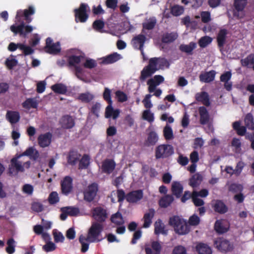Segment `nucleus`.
<instances>
[{
  "label": "nucleus",
  "mask_w": 254,
  "mask_h": 254,
  "mask_svg": "<svg viewBox=\"0 0 254 254\" xmlns=\"http://www.w3.org/2000/svg\"><path fill=\"white\" fill-rule=\"evenodd\" d=\"M227 34V30L225 29H221L219 31L217 37V44L219 48H222L224 46L226 41Z\"/></svg>",
  "instance_id": "obj_36"
},
{
  "label": "nucleus",
  "mask_w": 254,
  "mask_h": 254,
  "mask_svg": "<svg viewBox=\"0 0 254 254\" xmlns=\"http://www.w3.org/2000/svg\"><path fill=\"white\" fill-rule=\"evenodd\" d=\"M92 215L93 218L99 223L105 221L107 218L106 210L101 207H96L93 208Z\"/></svg>",
  "instance_id": "obj_12"
},
{
  "label": "nucleus",
  "mask_w": 254,
  "mask_h": 254,
  "mask_svg": "<svg viewBox=\"0 0 254 254\" xmlns=\"http://www.w3.org/2000/svg\"><path fill=\"white\" fill-rule=\"evenodd\" d=\"M233 128L237 134L240 136L244 135L247 132V127L241 126V123L239 121H236L233 123Z\"/></svg>",
  "instance_id": "obj_39"
},
{
  "label": "nucleus",
  "mask_w": 254,
  "mask_h": 254,
  "mask_svg": "<svg viewBox=\"0 0 254 254\" xmlns=\"http://www.w3.org/2000/svg\"><path fill=\"white\" fill-rule=\"evenodd\" d=\"M155 213V211L153 208H150L148 211L146 212L143 216V225L144 228H148L152 223V219L153 218Z\"/></svg>",
  "instance_id": "obj_20"
},
{
  "label": "nucleus",
  "mask_w": 254,
  "mask_h": 254,
  "mask_svg": "<svg viewBox=\"0 0 254 254\" xmlns=\"http://www.w3.org/2000/svg\"><path fill=\"white\" fill-rule=\"evenodd\" d=\"M142 118L149 123H152L154 120V114L150 110H145L143 112Z\"/></svg>",
  "instance_id": "obj_55"
},
{
  "label": "nucleus",
  "mask_w": 254,
  "mask_h": 254,
  "mask_svg": "<svg viewBox=\"0 0 254 254\" xmlns=\"http://www.w3.org/2000/svg\"><path fill=\"white\" fill-rule=\"evenodd\" d=\"M6 244L7 246L5 248V251L8 254H12L15 252V241L12 238L7 240Z\"/></svg>",
  "instance_id": "obj_49"
},
{
  "label": "nucleus",
  "mask_w": 254,
  "mask_h": 254,
  "mask_svg": "<svg viewBox=\"0 0 254 254\" xmlns=\"http://www.w3.org/2000/svg\"><path fill=\"white\" fill-rule=\"evenodd\" d=\"M154 65H155V62L153 60H149L148 64L145 66L141 71L139 79L141 81H143L147 78L151 76L153 74L158 70V68L155 67Z\"/></svg>",
  "instance_id": "obj_9"
},
{
  "label": "nucleus",
  "mask_w": 254,
  "mask_h": 254,
  "mask_svg": "<svg viewBox=\"0 0 254 254\" xmlns=\"http://www.w3.org/2000/svg\"><path fill=\"white\" fill-rule=\"evenodd\" d=\"M90 10V7L87 4L81 3L78 8H75L74 10L75 21L76 23L85 22L89 17L87 12Z\"/></svg>",
  "instance_id": "obj_2"
},
{
  "label": "nucleus",
  "mask_w": 254,
  "mask_h": 254,
  "mask_svg": "<svg viewBox=\"0 0 254 254\" xmlns=\"http://www.w3.org/2000/svg\"><path fill=\"white\" fill-rule=\"evenodd\" d=\"M174 153L173 147L170 144H160L155 148V156L156 159L167 158Z\"/></svg>",
  "instance_id": "obj_4"
},
{
  "label": "nucleus",
  "mask_w": 254,
  "mask_h": 254,
  "mask_svg": "<svg viewBox=\"0 0 254 254\" xmlns=\"http://www.w3.org/2000/svg\"><path fill=\"white\" fill-rule=\"evenodd\" d=\"M64 209L66 211L65 212L68 215L71 216H77L80 212L78 208L73 206L64 207Z\"/></svg>",
  "instance_id": "obj_54"
},
{
  "label": "nucleus",
  "mask_w": 254,
  "mask_h": 254,
  "mask_svg": "<svg viewBox=\"0 0 254 254\" xmlns=\"http://www.w3.org/2000/svg\"><path fill=\"white\" fill-rule=\"evenodd\" d=\"M156 23L157 20L155 17H150L147 22L142 23V32L145 33L144 30H151L153 29Z\"/></svg>",
  "instance_id": "obj_37"
},
{
  "label": "nucleus",
  "mask_w": 254,
  "mask_h": 254,
  "mask_svg": "<svg viewBox=\"0 0 254 254\" xmlns=\"http://www.w3.org/2000/svg\"><path fill=\"white\" fill-rule=\"evenodd\" d=\"M216 74V72L214 70H211L204 73H201L199 75V80L200 81L209 83L214 80Z\"/></svg>",
  "instance_id": "obj_26"
},
{
  "label": "nucleus",
  "mask_w": 254,
  "mask_h": 254,
  "mask_svg": "<svg viewBox=\"0 0 254 254\" xmlns=\"http://www.w3.org/2000/svg\"><path fill=\"white\" fill-rule=\"evenodd\" d=\"M60 124L64 128L70 129L74 126L75 121L71 116L66 115L62 117Z\"/></svg>",
  "instance_id": "obj_17"
},
{
  "label": "nucleus",
  "mask_w": 254,
  "mask_h": 254,
  "mask_svg": "<svg viewBox=\"0 0 254 254\" xmlns=\"http://www.w3.org/2000/svg\"><path fill=\"white\" fill-rule=\"evenodd\" d=\"M143 197V190H132L126 195L127 201L130 203H137L140 201Z\"/></svg>",
  "instance_id": "obj_13"
},
{
  "label": "nucleus",
  "mask_w": 254,
  "mask_h": 254,
  "mask_svg": "<svg viewBox=\"0 0 254 254\" xmlns=\"http://www.w3.org/2000/svg\"><path fill=\"white\" fill-rule=\"evenodd\" d=\"M31 209L35 212H41L44 210V206L40 202H34L32 203Z\"/></svg>",
  "instance_id": "obj_64"
},
{
  "label": "nucleus",
  "mask_w": 254,
  "mask_h": 254,
  "mask_svg": "<svg viewBox=\"0 0 254 254\" xmlns=\"http://www.w3.org/2000/svg\"><path fill=\"white\" fill-rule=\"evenodd\" d=\"M171 191L177 198H180L183 191V185L179 182H174L172 184Z\"/></svg>",
  "instance_id": "obj_30"
},
{
  "label": "nucleus",
  "mask_w": 254,
  "mask_h": 254,
  "mask_svg": "<svg viewBox=\"0 0 254 254\" xmlns=\"http://www.w3.org/2000/svg\"><path fill=\"white\" fill-rule=\"evenodd\" d=\"M158 136L156 132L154 131H150L148 134L145 142V145L147 146H153L158 141Z\"/></svg>",
  "instance_id": "obj_34"
},
{
  "label": "nucleus",
  "mask_w": 254,
  "mask_h": 254,
  "mask_svg": "<svg viewBox=\"0 0 254 254\" xmlns=\"http://www.w3.org/2000/svg\"><path fill=\"white\" fill-rule=\"evenodd\" d=\"M20 157V156L18 155L11 159L8 168V173L10 175H16L19 172H23L24 171L22 163L18 161V159Z\"/></svg>",
  "instance_id": "obj_8"
},
{
  "label": "nucleus",
  "mask_w": 254,
  "mask_h": 254,
  "mask_svg": "<svg viewBox=\"0 0 254 254\" xmlns=\"http://www.w3.org/2000/svg\"><path fill=\"white\" fill-rule=\"evenodd\" d=\"M103 230L102 224L95 222L93 223L90 228L87 238L89 239L90 243L99 242L102 239H98L99 236L101 235Z\"/></svg>",
  "instance_id": "obj_3"
},
{
  "label": "nucleus",
  "mask_w": 254,
  "mask_h": 254,
  "mask_svg": "<svg viewBox=\"0 0 254 254\" xmlns=\"http://www.w3.org/2000/svg\"><path fill=\"white\" fill-rule=\"evenodd\" d=\"M214 210L220 214H224L228 211V207L225 203L220 200H216L213 205Z\"/></svg>",
  "instance_id": "obj_28"
},
{
  "label": "nucleus",
  "mask_w": 254,
  "mask_h": 254,
  "mask_svg": "<svg viewBox=\"0 0 254 254\" xmlns=\"http://www.w3.org/2000/svg\"><path fill=\"white\" fill-rule=\"evenodd\" d=\"M105 26L104 22L100 19L96 20L92 24L93 29L98 31H100Z\"/></svg>",
  "instance_id": "obj_63"
},
{
  "label": "nucleus",
  "mask_w": 254,
  "mask_h": 254,
  "mask_svg": "<svg viewBox=\"0 0 254 254\" xmlns=\"http://www.w3.org/2000/svg\"><path fill=\"white\" fill-rule=\"evenodd\" d=\"M35 13V9L33 6H29L28 9L24 10H19L17 11L15 18L17 20L21 17H24L25 20L27 23H30L32 19L29 16Z\"/></svg>",
  "instance_id": "obj_14"
},
{
  "label": "nucleus",
  "mask_w": 254,
  "mask_h": 254,
  "mask_svg": "<svg viewBox=\"0 0 254 254\" xmlns=\"http://www.w3.org/2000/svg\"><path fill=\"white\" fill-rule=\"evenodd\" d=\"M169 224L172 226L175 232L180 235L188 234L190 227L185 220L178 216H174L169 219Z\"/></svg>",
  "instance_id": "obj_1"
},
{
  "label": "nucleus",
  "mask_w": 254,
  "mask_h": 254,
  "mask_svg": "<svg viewBox=\"0 0 254 254\" xmlns=\"http://www.w3.org/2000/svg\"><path fill=\"white\" fill-rule=\"evenodd\" d=\"M59 42L53 43L52 45L45 49L46 52L49 54H57L60 52L61 49L60 48Z\"/></svg>",
  "instance_id": "obj_53"
},
{
  "label": "nucleus",
  "mask_w": 254,
  "mask_h": 254,
  "mask_svg": "<svg viewBox=\"0 0 254 254\" xmlns=\"http://www.w3.org/2000/svg\"><path fill=\"white\" fill-rule=\"evenodd\" d=\"M246 127L249 129L254 130V117L251 113H248L244 119Z\"/></svg>",
  "instance_id": "obj_44"
},
{
  "label": "nucleus",
  "mask_w": 254,
  "mask_h": 254,
  "mask_svg": "<svg viewBox=\"0 0 254 254\" xmlns=\"http://www.w3.org/2000/svg\"><path fill=\"white\" fill-rule=\"evenodd\" d=\"M83 57L81 56H77L72 55L69 57L68 59V63L69 66H74L76 64H78L80 63L81 60Z\"/></svg>",
  "instance_id": "obj_52"
},
{
  "label": "nucleus",
  "mask_w": 254,
  "mask_h": 254,
  "mask_svg": "<svg viewBox=\"0 0 254 254\" xmlns=\"http://www.w3.org/2000/svg\"><path fill=\"white\" fill-rule=\"evenodd\" d=\"M212 42V38L209 36L201 37L198 41L199 46L201 48H205Z\"/></svg>",
  "instance_id": "obj_57"
},
{
  "label": "nucleus",
  "mask_w": 254,
  "mask_h": 254,
  "mask_svg": "<svg viewBox=\"0 0 254 254\" xmlns=\"http://www.w3.org/2000/svg\"><path fill=\"white\" fill-rule=\"evenodd\" d=\"M198 112L200 124L202 125L207 124L209 121V115L207 109L204 106H201L198 108Z\"/></svg>",
  "instance_id": "obj_23"
},
{
  "label": "nucleus",
  "mask_w": 254,
  "mask_h": 254,
  "mask_svg": "<svg viewBox=\"0 0 254 254\" xmlns=\"http://www.w3.org/2000/svg\"><path fill=\"white\" fill-rule=\"evenodd\" d=\"M19 155L20 156V157L23 156H29L35 160L38 158L39 153L37 150H35L33 147H29L22 154Z\"/></svg>",
  "instance_id": "obj_48"
},
{
  "label": "nucleus",
  "mask_w": 254,
  "mask_h": 254,
  "mask_svg": "<svg viewBox=\"0 0 254 254\" xmlns=\"http://www.w3.org/2000/svg\"><path fill=\"white\" fill-rule=\"evenodd\" d=\"M195 100L200 102L203 105L209 107L210 105L209 95L205 91L196 93L195 95Z\"/></svg>",
  "instance_id": "obj_15"
},
{
  "label": "nucleus",
  "mask_w": 254,
  "mask_h": 254,
  "mask_svg": "<svg viewBox=\"0 0 254 254\" xmlns=\"http://www.w3.org/2000/svg\"><path fill=\"white\" fill-rule=\"evenodd\" d=\"M200 218L196 214H194L190 217L188 221L189 225L195 226L200 223Z\"/></svg>",
  "instance_id": "obj_60"
},
{
  "label": "nucleus",
  "mask_w": 254,
  "mask_h": 254,
  "mask_svg": "<svg viewBox=\"0 0 254 254\" xmlns=\"http://www.w3.org/2000/svg\"><path fill=\"white\" fill-rule=\"evenodd\" d=\"M111 221L116 225H123L125 224V220L122 214L119 211L111 215Z\"/></svg>",
  "instance_id": "obj_35"
},
{
  "label": "nucleus",
  "mask_w": 254,
  "mask_h": 254,
  "mask_svg": "<svg viewBox=\"0 0 254 254\" xmlns=\"http://www.w3.org/2000/svg\"><path fill=\"white\" fill-rule=\"evenodd\" d=\"M52 90L56 93L64 94L67 92L66 86L63 83H56L51 87Z\"/></svg>",
  "instance_id": "obj_40"
},
{
  "label": "nucleus",
  "mask_w": 254,
  "mask_h": 254,
  "mask_svg": "<svg viewBox=\"0 0 254 254\" xmlns=\"http://www.w3.org/2000/svg\"><path fill=\"white\" fill-rule=\"evenodd\" d=\"M248 3V0H234V6L236 11H235L233 15L238 18H241L239 16V12L243 11Z\"/></svg>",
  "instance_id": "obj_18"
},
{
  "label": "nucleus",
  "mask_w": 254,
  "mask_h": 254,
  "mask_svg": "<svg viewBox=\"0 0 254 254\" xmlns=\"http://www.w3.org/2000/svg\"><path fill=\"white\" fill-rule=\"evenodd\" d=\"M10 29L14 35H19L20 37L26 38L27 34L30 33L33 28L30 25H26L24 22H22L19 25L13 24Z\"/></svg>",
  "instance_id": "obj_5"
},
{
  "label": "nucleus",
  "mask_w": 254,
  "mask_h": 254,
  "mask_svg": "<svg viewBox=\"0 0 254 254\" xmlns=\"http://www.w3.org/2000/svg\"><path fill=\"white\" fill-rule=\"evenodd\" d=\"M241 64L243 66L251 67L254 64V55H249L246 58L241 60Z\"/></svg>",
  "instance_id": "obj_42"
},
{
  "label": "nucleus",
  "mask_w": 254,
  "mask_h": 254,
  "mask_svg": "<svg viewBox=\"0 0 254 254\" xmlns=\"http://www.w3.org/2000/svg\"><path fill=\"white\" fill-rule=\"evenodd\" d=\"M178 38V34L174 32L164 34L162 37V42L164 43H170L174 42Z\"/></svg>",
  "instance_id": "obj_41"
},
{
  "label": "nucleus",
  "mask_w": 254,
  "mask_h": 254,
  "mask_svg": "<svg viewBox=\"0 0 254 254\" xmlns=\"http://www.w3.org/2000/svg\"><path fill=\"white\" fill-rule=\"evenodd\" d=\"M103 97L104 100L107 102L108 104H113V102L111 99V90L108 88H105L103 93Z\"/></svg>",
  "instance_id": "obj_62"
},
{
  "label": "nucleus",
  "mask_w": 254,
  "mask_h": 254,
  "mask_svg": "<svg viewBox=\"0 0 254 254\" xmlns=\"http://www.w3.org/2000/svg\"><path fill=\"white\" fill-rule=\"evenodd\" d=\"M146 41V37L143 34H139L133 39V45L137 48V45H139L138 49L141 52L142 55H144L143 46Z\"/></svg>",
  "instance_id": "obj_24"
},
{
  "label": "nucleus",
  "mask_w": 254,
  "mask_h": 254,
  "mask_svg": "<svg viewBox=\"0 0 254 254\" xmlns=\"http://www.w3.org/2000/svg\"><path fill=\"white\" fill-rule=\"evenodd\" d=\"M90 164V157L87 154H84L79 163V169H87Z\"/></svg>",
  "instance_id": "obj_47"
},
{
  "label": "nucleus",
  "mask_w": 254,
  "mask_h": 254,
  "mask_svg": "<svg viewBox=\"0 0 254 254\" xmlns=\"http://www.w3.org/2000/svg\"><path fill=\"white\" fill-rule=\"evenodd\" d=\"M196 48V44L195 42H191L188 45L181 44L179 49L182 52L186 53L188 55H192L193 51Z\"/></svg>",
  "instance_id": "obj_31"
},
{
  "label": "nucleus",
  "mask_w": 254,
  "mask_h": 254,
  "mask_svg": "<svg viewBox=\"0 0 254 254\" xmlns=\"http://www.w3.org/2000/svg\"><path fill=\"white\" fill-rule=\"evenodd\" d=\"M52 137L51 133L48 132L40 134L38 137L39 145L42 147H46L51 144Z\"/></svg>",
  "instance_id": "obj_16"
},
{
  "label": "nucleus",
  "mask_w": 254,
  "mask_h": 254,
  "mask_svg": "<svg viewBox=\"0 0 254 254\" xmlns=\"http://www.w3.org/2000/svg\"><path fill=\"white\" fill-rule=\"evenodd\" d=\"M149 60H153L154 62H155V65H154V66L156 68H158V70L163 68L165 66L167 68L169 67L170 64L168 61L164 58L155 57L150 58Z\"/></svg>",
  "instance_id": "obj_25"
},
{
  "label": "nucleus",
  "mask_w": 254,
  "mask_h": 254,
  "mask_svg": "<svg viewBox=\"0 0 254 254\" xmlns=\"http://www.w3.org/2000/svg\"><path fill=\"white\" fill-rule=\"evenodd\" d=\"M116 166L115 161L112 159H106L102 162V173L106 174H111L115 170Z\"/></svg>",
  "instance_id": "obj_11"
},
{
  "label": "nucleus",
  "mask_w": 254,
  "mask_h": 254,
  "mask_svg": "<svg viewBox=\"0 0 254 254\" xmlns=\"http://www.w3.org/2000/svg\"><path fill=\"white\" fill-rule=\"evenodd\" d=\"M214 230L218 234H223L227 232L228 229L223 225L220 220H217L214 224Z\"/></svg>",
  "instance_id": "obj_50"
},
{
  "label": "nucleus",
  "mask_w": 254,
  "mask_h": 254,
  "mask_svg": "<svg viewBox=\"0 0 254 254\" xmlns=\"http://www.w3.org/2000/svg\"><path fill=\"white\" fill-rule=\"evenodd\" d=\"M94 98V96L88 92L83 93L79 94L77 99L81 101L82 103H90Z\"/></svg>",
  "instance_id": "obj_43"
},
{
  "label": "nucleus",
  "mask_w": 254,
  "mask_h": 254,
  "mask_svg": "<svg viewBox=\"0 0 254 254\" xmlns=\"http://www.w3.org/2000/svg\"><path fill=\"white\" fill-rule=\"evenodd\" d=\"M162 246L158 241H153L151 243V248L145 247L146 254H160Z\"/></svg>",
  "instance_id": "obj_19"
},
{
  "label": "nucleus",
  "mask_w": 254,
  "mask_h": 254,
  "mask_svg": "<svg viewBox=\"0 0 254 254\" xmlns=\"http://www.w3.org/2000/svg\"><path fill=\"white\" fill-rule=\"evenodd\" d=\"M243 189V186L241 185L233 183L230 185L228 190L232 192L238 193L241 192Z\"/></svg>",
  "instance_id": "obj_61"
},
{
  "label": "nucleus",
  "mask_w": 254,
  "mask_h": 254,
  "mask_svg": "<svg viewBox=\"0 0 254 254\" xmlns=\"http://www.w3.org/2000/svg\"><path fill=\"white\" fill-rule=\"evenodd\" d=\"M22 106L27 109L30 108L36 109L38 107V103L33 98H28L22 103Z\"/></svg>",
  "instance_id": "obj_46"
},
{
  "label": "nucleus",
  "mask_w": 254,
  "mask_h": 254,
  "mask_svg": "<svg viewBox=\"0 0 254 254\" xmlns=\"http://www.w3.org/2000/svg\"><path fill=\"white\" fill-rule=\"evenodd\" d=\"M79 241L81 245V252L83 253L86 252L89 249V239L81 235L79 238Z\"/></svg>",
  "instance_id": "obj_45"
},
{
  "label": "nucleus",
  "mask_w": 254,
  "mask_h": 254,
  "mask_svg": "<svg viewBox=\"0 0 254 254\" xmlns=\"http://www.w3.org/2000/svg\"><path fill=\"white\" fill-rule=\"evenodd\" d=\"M121 59L120 54L115 52L102 58V64H113Z\"/></svg>",
  "instance_id": "obj_21"
},
{
  "label": "nucleus",
  "mask_w": 254,
  "mask_h": 254,
  "mask_svg": "<svg viewBox=\"0 0 254 254\" xmlns=\"http://www.w3.org/2000/svg\"><path fill=\"white\" fill-rule=\"evenodd\" d=\"M98 186L96 183L89 185L83 192L84 200L88 202H91L95 199L97 191Z\"/></svg>",
  "instance_id": "obj_7"
},
{
  "label": "nucleus",
  "mask_w": 254,
  "mask_h": 254,
  "mask_svg": "<svg viewBox=\"0 0 254 254\" xmlns=\"http://www.w3.org/2000/svg\"><path fill=\"white\" fill-rule=\"evenodd\" d=\"M53 234L56 243L64 242V237L61 232L58 231L56 229H54L53 231Z\"/></svg>",
  "instance_id": "obj_58"
},
{
  "label": "nucleus",
  "mask_w": 254,
  "mask_h": 254,
  "mask_svg": "<svg viewBox=\"0 0 254 254\" xmlns=\"http://www.w3.org/2000/svg\"><path fill=\"white\" fill-rule=\"evenodd\" d=\"M184 11V10L183 7L178 5H174L171 8V13L173 15L175 16H178L182 14Z\"/></svg>",
  "instance_id": "obj_56"
},
{
  "label": "nucleus",
  "mask_w": 254,
  "mask_h": 254,
  "mask_svg": "<svg viewBox=\"0 0 254 254\" xmlns=\"http://www.w3.org/2000/svg\"><path fill=\"white\" fill-rule=\"evenodd\" d=\"M61 191L63 194L68 195L72 191V179L65 176L61 182Z\"/></svg>",
  "instance_id": "obj_10"
},
{
  "label": "nucleus",
  "mask_w": 254,
  "mask_h": 254,
  "mask_svg": "<svg viewBox=\"0 0 254 254\" xmlns=\"http://www.w3.org/2000/svg\"><path fill=\"white\" fill-rule=\"evenodd\" d=\"M198 254H212V251L209 247L203 243L198 244L195 247Z\"/></svg>",
  "instance_id": "obj_38"
},
{
  "label": "nucleus",
  "mask_w": 254,
  "mask_h": 254,
  "mask_svg": "<svg viewBox=\"0 0 254 254\" xmlns=\"http://www.w3.org/2000/svg\"><path fill=\"white\" fill-rule=\"evenodd\" d=\"M116 97L119 102H124L127 100V95L123 91L121 90H117L115 92Z\"/></svg>",
  "instance_id": "obj_59"
},
{
  "label": "nucleus",
  "mask_w": 254,
  "mask_h": 254,
  "mask_svg": "<svg viewBox=\"0 0 254 254\" xmlns=\"http://www.w3.org/2000/svg\"><path fill=\"white\" fill-rule=\"evenodd\" d=\"M154 233L157 235L160 234L166 235L168 233V230L165 229L164 224L160 219H158L154 224Z\"/></svg>",
  "instance_id": "obj_27"
},
{
  "label": "nucleus",
  "mask_w": 254,
  "mask_h": 254,
  "mask_svg": "<svg viewBox=\"0 0 254 254\" xmlns=\"http://www.w3.org/2000/svg\"><path fill=\"white\" fill-rule=\"evenodd\" d=\"M202 181V176L199 173L194 174L189 180V184L193 188L198 187Z\"/></svg>",
  "instance_id": "obj_32"
},
{
  "label": "nucleus",
  "mask_w": 254,
  "mask_h": 254,
  "mask_svg": "<svg viewBox=\"0 0 254 254\" xmlns=\"http://www.w3.org/2000/svg\"><path fill=\"white\" fill-rule=\"evenodd\" d=\"M163 135L166 140H171L174 138L173 130L171 127L168 125L164 128Z\"/></svg>",
  "instance_id": "obj_51"
},
{
  "label": "nucleus",
  "mask_w": 254,
  "mask_h": 254,
  "mask_svg": "<svg viewBox=\"0 0 254 254\" xmlns=\"http://www.w3.org/2000/svg\"><path fill=\"white\" fill-rule=\"evenodd\" d=\"M6 118L11 124H15L18 122L20 119V114L17 111H7L6 114Z\"/></svg>",
  "instance_id": "obj_29"
},
{
  "label": "nucleus",
  "mask_w": 254,
  "mask_h": 254,
  "mask_svg": "<svg viewBox=\"0 0 254 254\" xmlns=\"http://www.w3.org/2000/svg\"><path fill=\"white\" fill-rule=\"evenodd\" d=\"M174 198L172 195L166 194L161 197L159 201V205L161 208H167L173 202Z\"/></svg>",
  "instance_id": "obj_33"
},
{
  "label": "nucleus",
  "mask_w": 254,
  "mask_h": 254,
  "mask_svg": "<svg viewBox=\"0 0 254 254\" xmlns=\"http://www.w3.org/2000/svg\"><path fill=\"white\" fill-rule=\"evenodd\" d=\"M214 245L219 251L225 253L231 252L234 249L233 244L223 237L216 238Z\"/></svg>",
  "instance_id": "obj_6"
},
{
  "label": "nucleus",
  "mask_w": 254,
  "mask_h": 254,
  "mask_svg": "<svg viewBox=\"0 0 254 254\" xmlns=\"http://www.w3.org/2000/svg\"><path fill=\"white\" fill-rule=\"evenodd\" d=\"M80 157L81 155L77 150H70L67 157V163L70 165H75Z\"/></svg>",
  "instance_id": "obj_22"
}]
</instances>
